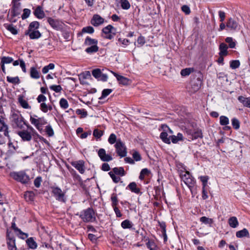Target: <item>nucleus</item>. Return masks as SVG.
<instances>
[{"label": "nucleus", "instance_id": "f257e3e1", "mask_svg": "<svg viewBox=\"0 0 250 250\" xmlns=\"http://www.w3.org/2000/svg\"><path fill=\"white\" fill-rule=\"evenodd\" d=\"M179 174L180 178L182 181L188 186L189 188L191 194L194 195L196 193L194 191V188L196 185V180L194 177L191 175L190 172L185 168L184 170H180L179 171Z\"/></svg>", "mask_w": 250, "mask_h": 250}, {"label": "nucleus", "instance_id": "f03ea898", "mask_svg": "<svg viewBox=\"0 0 250 250\" xmlns=\"http://www.w3.org/2000/svg\"><path fill=\"white\" fill-rule=\"evenodd\" d=\"M16 228L15 223H12V226L7 231V244L9 250H16L15 233Z\"/></svg>", "mask_w": 250, "mask_h": 250}, {"label": "nucleus", "instance_id": "7ed1b4c3", "mask_svg": "<svg viewBox=\"0 0 250 250\" xmlns=\"http://www.w3.org/2000/svg\"><path fill=\"white\" fill-rule=\"evenodd\" d=\"M80 217L84 222H93L96 220L95 212L90 208H88L81 212Z\"/></svg>", "mask_w": 250, "mask_h": 250}, {"label": "nucleus", "instance_id": "20e7f679", "mask_svg": "<svg viewBox=\"0 0 250 250\" xmlns=\"http://www.w3.org/2000/svg\"><path fill=\"white\" fill-rule=\"evenodd\" d=\"M30 121L40 131L42 130V126L47 123L44 117H38L36 115L30 116Z\"/></svg>", "mask_w": 250, "mask_h": 250}, {"label": "nucleus", "instance_id": "39448f33", "mask_svg": "<svg viewBox=\"0 0 250 250\" xmlns=\"http://www.w3.org/2000/svg\"><path fill=\"white\" fill-rule=\"evenodd\" d=\"M114 146L116 148L117 153L121 158L124 157L126 155L127 151L126 146L121 139H118Z\"/></svg>", "mask_w": 250, "mask_h": 250}, {"label": "nucleus", "instance_id": "423d86ee", "mask_svg": "<svg viewBox=\"0 0 250 250\" xmlns=\"http://www.w3.org/2000/svg\"><path fill=\"white\" fill-rule=\"evenodd\" d=\"M52 193L56 200L62 202H65V193L59 187H51Z\"/></svg>", "mask_w": 250, "mask_h": 250}, {"label": "nucleus", "instance_id": "0eeeda50", "mask_svg": "<svg viewBox=\"0 0 250 250\" xmlns=\"http://www.w3.org/2000/svg\"><path fill=\"white\" fill-rule=\"evenodd\" d=\"M47 22L49 25L56 30H61L63 28L62 22L59 20L48 17L47 18Z\"/></svg>", "mask_w": 250, "mask_h": 250}, {"label": "nucleus", "instance_id": "6e6552de", "mask_svg": "<svg viewBox=\"0 0 250 250\" xmlns=\"http://www.w3.org/2000/svg\"><path fill=\"white\" fill-rule=\"evenodd\" d=\"M98 156L103 162H109L111 161L113 158L111 155L106 154L105 150L104 148H100L98 151Z\"/></svg>", "mask_w": 250, "mask_h": 250}, {"label": "nucleus", "instance_id": "1a4fd4ad", "mask_svg": "<svg viewBox=\"0 0 250 250\" xmlns=\"http://www.w3.org/2000/svg\"><path fill=\"white\" fill-rule=\"evenodd\" d=\"M30 180L29 176L24 171L17 172V181L20 182L22 184H27Z\"/></svg>", "mask_w": 250, "mask_h": 250}, {"label": "nucleus", "instance_id": "9d476101", "mask_svg": "<svg viewBox=\"0 0 250 250\" xmlns=\"http://www.w3.org/2000/svg\"><path fill=\"white\" fill-rule=\"evenodd\" d=\"M110 72L116 78L119 84L124 85H126L129 84L130 81L128 78L123 76H121L113 71H110Z\"/></svg>", "mask_w": 250, "mask_h": 250}, {"label": "nucleus", "instance_id": "9b49d317", "mask_svg": "<svg viewBox=\"0 0 250 250\" xmlns=\"http://www.w3.org/2000/svg\"><path fill=\"white\" fill-rule=\"evenodd\" d=\"M226 26L230 30H236L239 29L238 22L232 18H229L227 23Z\"/></svg>", "mask_w": 250, "mask_h": 250}, {"label": "nucleus", "instance_id": "f8f14e48", "mask_svg": "<svg viewBox=\"0 0 250 250\" xmlns=\"http://www.w3.org/2000/svg\"><path fill=\"white\" fill-rule=\"evenodd\" d=\"M33 14L34 16L39 19H42L45 16L43 8L41 6H38L34 9Z\"/></svg>", "mask_w": 250, "mask_h": 250}, {"label": "nucleus", "instance_id": "ddd939ff", "mask_svg": "<svg viewBox=\"0 0 250 250\" xmlns=\"http://www.w3.org/2000/svg\"><path fill=\"white\" fill-rule=\"evenodd\" d=\"M104 22V19L99 15H94L91 19V23L94 26H98Z\"/></svg>", "mask_w": 250, "mask_h": 250}, {"label": "nucleus", "instance_id": "4468645a", "mask_svg": "<svg viewBox=\"0 0 250 250\" xmlns=\"http://www.w3.org/2000/svg\"><path fill=\"white\" fill-rule=\"evenodd\" d=\"M18 134L23 141H29L32 139L30 133L25 129L18 131Z\"/></svg>", "mask_w": 250, "mask_h": 250}, {"label": "nucleus", "instance_id": "2eb2a0df", "mask_svg": "<svg viewBox=\"0 0 250 250\" xmlns=\"http://www.w3.org/2000/svg\"><path fill=\"white\" fill-rule=\"evenodd\" d=\"M72 166L76 168L80 173L83 174L85 172L84 163L83 161L74 162L72 164Z\"/></svg>", "mask_w": 250, "mask_h": 250}, {"label": "nucleus", "instance_id": "dca6fc26", "mask_svg": "<svg viewBox=\"0 0 250 250\" xmlns=\"http://www.w3.org/2000/svg\"><path fill=\"white\" fill-rule=\"evenodd\" d=\"M17 127L24 130L28 128L24 119L21 116L17 117Z\"/></svg>", "mask_w": 250, "mask_h": 250}, {"label": "nucleus", "instance_id": "f3484780", "mask_svg": "<svg viewBox=\"0 0 250 250\" xmlns=\"http://www.w3.org/2000/svg\"><path fill=\"white\" fill-rule=\"evenodd\" d=\"M18 102L22 108L24 109H31V106H30L27 99H26L24 96L21 95L19 96Z\"/></svg>", "mask_w": 250, "mask_h": 250}, {"label": "nucleus", "instance_id": "a211bd4d", "mask_svg": "<svg viewBox=\"0 0 250 250\" xmlns=\"http://www.w3.org/2000/svg\"><path fill=\"white\" fill-rule=\"evenodd\" d=\"M30 77L35 79H38L40 77V73L36 67H32L30 69Z\"/></svg>", "mask_w": 250, "mask_h": 250}, {"label": "nucleus", "instance_id": "6ab92c4d", "mask_svg": "<svg viewBox=\"0 0 250 250\" xmlns=\"http://www.w3.org/2000/svg\"><path fill=\"white\" fill-rule=\"evenodd\" d=\"M26 243L30 249H36L37 248V243L33 237L27 238L26 240Z\"/></svg>", "mask_w": 250, "mask_h": 250}, {"label": "nucleus", "instance_id": "aec40b11", "mask_svg": "<svg viewBox=\"0 0 250 250\" xmlns=\"http://www.w3.org/2000/svg\"><path fill=\"white\" fill-rule=\"evenodd\" d=\"M238 100L244 106L250 108V97L246 98L240 96L238 97Z\"/></svg>", "mask_w": 250, "mask_h": 250}, {"label": "nucleus", "instance_id": "412c9836", "mask_svg": "<svg viewBox=\"0 0 250 250\" xmlns=\"http://www.w3.org/2000/svg\"><path fill=\"white\" fill-rule=\"evenodd\" d=\"M228 48L227 44L225 43H221L219 46L220 52L219 53V56H226L228 55Z\"/></svg>", "mask_w": 250, "mask_h": 250}, {"label": "nucleus", "instance_id": "4be33fe9", "mask_svg": "<svg viewBox=\"0 0 250 250\" xmlns=\"http://www.w3.org/2000/svg\"><path fill=\"white\" fill-rule=\"evenodd\" d=\"M28 34L30 39H37L41 37V34L38 30L28 31Z\"/></svg>", "mask_w": 250, "mask_h": 250}, {"label": "nucleus", "instance_id": "5701e85b", "mask_svg": "<svg viewBox=\"0 0 250 250\" xmlns=\"http://www.w3.org/2000/svg\"><path fill=\"white\" fill-rule=\"evenodd\" d=\"M111 172H113L116 175L124 176L125 175V172L123 167H116L112 169Z\"/></svg>", "mask_w": 250, "mask_h": 250}, {"label": "nucleus", "instance_id": "b1692460", "mask_svg": "<svg viewBox=\"0 0 250 250\" xmlns=\"http://www.w3.org/2000/svg\"><path fill=\"white\" fill-rule=\"evenodd\" d=\"M169 138L172 143L173 144H176L178 143L179 141H182L183 140V135L181 133H178L176 136H170Z\"/></svg>", "mask_w": 250, "mask_h": 250}, {"label": "nucleus", "instance_id": "393cba45", "mask_svg": "<svg viewBox=\"0 0 250 250\" xmlns=\"http://www.w3.org/2000/svg\"><path fill=\"white\" fill-rule=\"evenodd\" d=\"M228 223L232 228H236L239 225L238 220L235 216L230 217L228 220Z\"/></svg>", "mask_w": 250, "mask_h": 250}, {"label": "nucleus", "instance_id": "a878e982", "mask_svg": "<svg viewBox=\"0 0 250 250\" xmlns=\"http://www.w3.org/2000/svg\"><path fill=\"white\" fill-rule=\"evenodd\" d=\"M7 129L8 127L4 121L0 119V132H2L5 136H8Z\"/></svg>", "mask_w": 250, "mask_h": 250}, {"label": "nucleus", "instance_id": "bb28decb", "mask_svg": "<svg viewBox=\"0 0 250 250\" xmlns=\"http://www.w3.org/2000/svg\"><path fill=\"white\" fill-rule=\"evenodd\" d=\"M200 221L205 225H208L209 227H211V225L213 223L212 219L206 216L201 217L200 218Z\"/></svg>", "mask_w": 250, "mask_h": 250}, {"label": "nucleus", "instance_id": "cd10ccee", "mask_svg": "<svg viewBox=\"0 0 250 250\" xmlns=\"http://www.w3.org/2000/svg\"><path fill=\"white\" fill-rule=\"evenodd\" d=\"M127 188L130 190L132 192L135 193L136 194H138L140 192V190L139 188H137V185L135 182H131L128 186Z\"/></svg>", "mask_w": 250, "mask_h": 250}, {"label": "nucleus", "instance_id": "c85d7f7f", "mask_svg": "<svg viewBox=\"0 0 250 250\" xmlns=\"http://www.w3.org/2000/svg\"><path fill=\"white\" fill-rule=\"evenodd\" d=\"M15 0H13V7L12 9L11 12L8 14V17L9 20L11 22H14L16 21V19H15V17L16 15L15 11Z\"/></svg>", "mask_w": 250, "mask_h": 250}, {"label": "nucleus", "instance_id": "c756f323", "mask_svg": "<svg viewBox=\"0 0 250 250\" xmlns=\"http://www.w3.org/2000/svg\"><path fill=\"white\" fill-rule=\"evenodd\" d=\"M167 132L166 131H163L161 133L160 138L165 143L167 144H170L171 143L169 137H167Z\"/></svg>", "mask_w": 250, "mask_h": 250}, {"label": "nucleus", "instance_id": "7c9ffc66", "mask_svg": "<svg viewBox=\"0 0 250 250\" xmlns=\"http://www.w3.org/2000/svg\"><path fill=\"white\" fill-rule=\"evenodd\" d=\"M13 60L10 57H4L1 58V68L3 72H5V67L4 64L11 63L13 62Z\"/></svg>", "mask_w": 250, "mask_h": 250}, {"label": "nucleus", "instance_id": "2f4dec72", "mask_svg": "<svg viewBox=\"0 0 250 250\" xmlns=\"http://www.w3.org/2000/svg\"><path fill=\"white\" fill-rule=\"evenodd\" d=\"M85 45H94L98 44V41L96 39H92L89 37L86 38L84 42Z\"/></svg>", "mask_w": 250, "mask_h": 250}, {"label": "nucleus", "instance_id": "473e14b6", "mask_svg": "<svg viewBox=\"0 0 250 250\" xmlns=\"http://www.w3.org/2000/svg\"><path fill=\"white\" fill-rule=\"evenodd\" d=\"M236 236L238 238H242L245 236H249V232L246 229L238 231L236 233Z\"/></svg>", "mask_w": 250, "mask_h": 250}, {"label": "nucleus", "instance_id": "72a5a7b5", "mask_svg": "<svg viewBox=\"0 0 250 250\" xmlns=\"http://www.w3.org/2000/svg\"><path fill=\"white\" fill-rule=\"evenodd\" d=\"M17 236H18L19 238L25 240L28 237V234L27 233H25L22 232L20 229H18L17 227Z\"/></svg>", "mask_w": 250, "mask_h": 250}, {"label": "nucleus", "instance_id": "f704fd0d", "mask_svg": "<svg viewBox=\"0 0 250 250\" xmlns=\"http://www.w3.org/2000/svg\"><path fill=\"white\" fill-rule=\"evenodd\" d=\"M146 245L149 250H157L158 247L153 240H148Z\"/></svg>", "mask_w": 250, "mask_h": 250}, {"label": "nucleus", "instance_id": "c9c22d12", "mask_svg": "<svg viewBox=\"0 0 250 250\" xmlns=\"http://www.w3.org/2000/svg\"><path fill=\"white\" fill-rule=\"evenodd\" d=\"M194 71L193 68H186L181 71L180 74L182 76H187Z\"/></svg>", "mask_w": 250, "mask_h": 250}, {"label": "nucleus", "instance_id": "e433bc0d", "mask_svg": "<svg viewBox=\"0 0 250 250\" xmlns=\"http://www.w3.org/2000/svg\"><path fill=\"white\" fill-rule=\"evenodd\" d=\"M40 26V23L37 21L31 22L28 27V31L37 30Z\"/></svg>", "mask_w": 250, "mask_h": 250}, {"label": "nucleus", "instance_id": "4c0bfd02", "mask_svg": "<svg viewBox=\"0 0 250 250\" xmlns=\"http://www.w3.org/2000/svg\"><path fill=\"white\" fill-rule=\"evenodd\" d=\"M121 227L124 229H130L132 227V223L129 220H125L121 223Z\"/></svg>", "mask_w": 250, "mask_h": 250}, {"label": "nucleus", "instance_id": "58836bf2", "mask_svg": "<svg viewBox=\"0 0 250 250\" xmlns=\"http://www.w3.org/2000/svg\"><path fill=\"white\" fill-rule=\"evenodd\" d=\"M99 47L97 46V44H94V45H92L85 49L86 52L89 54L93 53L96 52L98 51Z\"/></svg>", "mask_w": 250, "mask_h": 250}, {"label": "nucleus", "instance_id": "ea45409f", "mask_svg": "<svg viewBox=\"0 0 250 250\" xmlns=\"http://www.w3.org/2000/svg\"><path fill=\"white\" fill-rule=\"evenodd\" d=\"M103 135L104 131L97 128L95 129L93 132V135L96 138L97 140L100 139Z\"/></svg>", "mask_w": 250, "mask_h": 250}, {"label": "nucleus", "instance_id": "a19ab883", "mask_svg": "<svg viewBox=\"0 0 250 250\" xmlns=\"http://www.w3.org/2000/svg\"><path fill=\"white\" fill-rule=\"evenodd\" d=\"M120 3L121 6L123 9L128 10L130 7V4L128 0H121Z\"/></svg>", "mask_w": 250, "mask_h": 250}, {"label": "nucleus", "instance_id": "79ce46f5", "mask_svg": "<svg viewBox=\"0 0 250 250\" xmlns=\"http://www.w3.org/2000/svg\"><path fill=\"white\" fill-rule=\"evenodd\" d=\"M118 41L120 45H121L122 47L125 48L126 47L130 42L129 41L128 39L119 38L118 39Z\"/></svg>", "mask_w": 250, "mask_h": 250}, {"label": "nucleus", "instance_id": "37998d69", "mask_svg": "<svg viewBox=\"0 0 250 250\" xmlns=\"http://www.w3.org/2000/svg\"><path fill=\"white\" fill-rule=\"evenodd\" d=\"M111 205L112 207H117V206L118 204V199L117 197V195L116 193H113L111 195Z\"/></svg>", "mask_w": 250, "mask_h": 250}, {"label": "nucleus", "instance_id": "c03bdc74", "mask_svg": "<svg viewBox=\"0 0 250 250\" xmlns=\"http://www.w3.org/2000/svg\"><path fill=\"white\" fill-rule=\"evenodd\" d=\"M225 41L229 44V46L230 48H234L236 45L235 42L231 37H227L225 39Z\"/></svg>", "mask_w": 250, "mask_h": 250}, {"label": "nucleus", "instance_id": "a18cd8bd", "mask_svg": "<svg viewBox=\"0 0 250 250\" xmlns=\"http://www.w3.org/2000/svg\"><path fill=\"white\" fill-rule=\"evenodd\" d=\"M55 65L54 63H50L48 65L44 66L42 69V72L43 74L48 73L49 70H52L54 68Z\"/></svg>", "mask_w": 250, "mask_h": 250}, {"label": "nucleus", "instance_id": "49530a36", "mask_svg": "<svg viewBox=\"0 0 250 250\" xmlns=\"http://www.w3.org/2000/svg\"><path fill=\"white\" fill-rule=\"evenodd\" d=\"M92 74L95 78L98 80L102 74V73L100 69L96 68L92 71Z\"/></svg>", "mask_w": 250, "mask_h": 250}, {"label": "nucleus", "instance_id": "de8ad7c7", "mask_svg": "<svg viewBox=\"0 0 250 250\" xmlns=\"http://www.w3.org/2000/svg\"><path fill=\"white\" fill-rule=\"evenodd\" d=\"M229 124V118L225 116H221L220 117V124L221 125H227Z\"/></svg>", "mask_w": 250, "mask_h": 250}, {"label": "nucleus", "instance_id": "09e8293b", "mask_svg": "<svg viewBox=\"0 0 250 250\" xmlns=\"http://www.w3.org/2000/svg\"><path fill=\"white\" fill-rule=\"evenodd\" d=\"M112 92L111 89H104L102 91V95L99 98V99L102 100L108 96Z\"/></svg>", "mask_w": 250, "mask_h": 250}, {"label": "nucleus", "instance_id": "8fccbe9b", "mask_svg": "<svg viewBox=\"0 0 250 250\" xmlns=\"http://www.w3.org/2000/svg\"><path fill=\"white\" fill-rule=\"evenodd\" d=\"M60 105L61 108L63 109H66L68 107V103L67 101L64 98H61L60 101Z\"/></svg>", "mask_w": 250, "mask_h": 250}, {"label": "nucleus", "instance_id": "3c124183", "mask_svg": "<svg viewBox=\"0 0 250 250\" xmlns=\"http://www.w3.org/2000/svg\"><path fill=\"white\" fill-rule=\"evenodd\" d=\"M150 173V171L147 168L143 169L140 174L139 179L141 180H144L146 175H147Z\"/></svg>", "mask_w": 250, "mask_h": 250}, {"label": "nucleus", "instance_id": "603ef678", "mask_svg": "<svg viewBox=\"0 0 250 250\" xmlns=\"http://www.w3.org/2000/svg\"><path fill=\"white\" fill-rule=\"evenodd\" d=\"M4 27L10 32H11L13 34H16V29L15 28V26L12 23L11 24H8L5 23L4 24Z\"/></svg>", "mask_w": 250, "mask_h": 250}, {"label": "nucleus", "instance_id": "864d4df0", "mask_svg": "<svg viewBox=\"0 0 250 250\" xmlns=\"http://www.w3.org/2000/svg\"><path fill=\"white\" fill-rule=\"evenodd\" d=\"M117 140L116 135L114 133H111L108 139V142L111 145L116 143Z\"/></svg>", "mask_w": 250, "mask_h": 250}, {"label": "nucleus", "instance_id": "5fc2aeb1", "mask_svg": "<svg viewBox=\"0 0 250 250\" xmlns=\"http://www.w3.org/2000/svg\"><path fill=\"white\" fill-rule=\"evenodd\" d=\"M240 65V62L239 60H233L230 62V67L233 69L238 68Z\"/></svg>", "mask_w": 250, "mask_h": 250}, {"label": "nucleus", "instance_id": "6e6d98bb", "mask_svg": "<svg viewBox=\"0 0 250 250\" xmlns=\"http://www.w3.org/2000/svg\"><path fill=\"white\" fill-rule=\"evenodd\" d=\"M231 124L233 127L235 129H238L240 127V122L239 120L235 118H233L231 119Z\"/></svg>", "mask_w": 250, "mask_h": 250}, {"label": "nucleus", "instance_id": "4d7b16f0", "mask_svg": "<svg viewBox=\"0 0 250 250\" xmlns=\"http://www.w3.org/2000/svg\"><path fill=\"white\" fill-rule=\"evenodd\" d=\"M192 136V139H197L199 138H202L203 136H202V132L201 130L197 129V130L194 131L193 133Z\"/></svg>", "mask_w": 250, "mask_h": 250}, {"label": "nucleus", "instance_id": "13d9d810", "mask_svg": "<svg viewBox=\"0 0 250 250\" xmlns=\"http://www.w3.org/2000/svg\"><path fill=\"white\" fill-rule=\"evenodd\" d=\"M113 29H114V27L112 25H108L107 26L104 27L102 31H103V33H104L105 34V35H106L107 34L111 33L112 30Z\"/></svg>", "mask_w": 250, "mask_h": 250}, {"label": "nucleus", "instance_id": "bf43d9fd", "mask_svg": "<svg viewBox=\"0 0 250 250\" xmlns=\"http://www.w3.org/2000/svg\"><path fill=\"white\" fill-rule=\"evenodd\" d=\"M94 32V29L93 27L89 26L83 27L82 30V33H87L89 34H92Z\"/></svg>", "mask_w": 250, "mask_h": 250}, {"label": "nucleus", "instance_id": "052dcab7", "mask_svg": "<svg viewBox=\"0 0 250 250\" xmlns=\"http://www.w3.org/2000/svg\"><path fill=\"white\" fill-rule=\"evenodd\" d=\"M19 64L20 65L23 72H26V70L24 62L22 60L19 59L17 60V65Z\"/></svg>", "mask_w": 250, "mask_h": 250}, {"label": "nucleus", "instance_id": "680f3d73", "mask_svg": "<svg viewBox=\"0 0 250 250\" xmlns=\"http://www.w3.org/2000/svg\"><path fill=\"white\" fill-rule=\"evenodd\" d=\"M76 112L78 115H81V118H85L87 115V112L84 109H77Z\"/></svg>", "mask_w": 250, "mask_h": 250}, {"label": "nucleus", "instance_id": "e2e57ef3", "mask_svg": "<svg viewBox=\"0 0 250 250\" xmlns=\"http://www.w3.org/2000/svg\"><path fill=\"white\" fill-rule=\"evenodd\" d=\"M108 174L114 183H117L120 181L121 178L120 177L116 176L113 172L110 171Z\"/></svg>", "mask_w": 250, "mask_h": 250}, {"label": "nucleus", "instance_id": "0e129e2a", "mask_svg": "<svg viewBox=\"0 0 250 250\" xmlns=\"http://www.w3.org/2000/svg\"><path fill=\"white\" fill-rule=\"evenodd\" d=\"M199 178L202 183V187H207L208 177V176H201Z\"/></svg>", "mask_w": 250, "mask_h": 250}, {"label": "nucleus", "instance_id": "69168bd1", "mask_svg": "<svg viewBox=\"0 0 250 250\" xmlns=\"http://www.w3.org/2000/svg\"><path fill=\"white\" fill-rule=\"evenodd\" d=\"M50 89L57 93L60 92L62 90V88L60 85H52L50 86Z\"/></svg>", "mask_w": 250, "mask_h": 250}, {"label": "nucleus", "instance_id": "338daca9", "mask_svg": "<svg viewBox=\"0 0 250 250\" xmlns=\"http://www.w3.org/2000/svg\"><path fill=\"white\" fill-rule=\"evenodd\" d=\"M23 14L21 16V18L23 20L26 19L27 18L31 13V11L30 9L27 8H25L23 9Z\"/></svg>", "mask_w": 250, "mask_h": 250}, {"label": "nucleus", "instance_id": "774afa93", "mask_svg": "<svg viewBox=\"0 0 250 250\" xmlns=\"http://www.w3.org/2000/svg\"><path fill=\"white\" fill-rule=\"evenodd\" d=\"M45 131L49 136H52L54 135V131L50 125L45 127Z\"/></svg>", "mask_w": 250, "mask_h": 250}]
</instances>
